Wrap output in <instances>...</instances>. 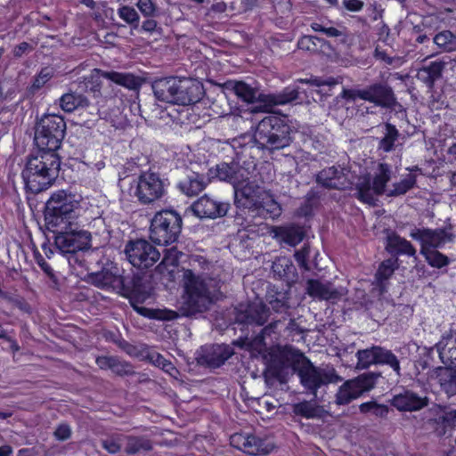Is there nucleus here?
Instances as JSON below:
<instances>
[{
    "mask_svg": "<svg viewBox=\"0 0 456 456\" xmlns=\"http://www.w3.org/2000/svg\"><path fill=\"white\" fill-rule=\"evenodd\" d=\"M435 347L441 362L456 369V330L445 333Z\"/></svg>",
    "mask_w": 456,
    "mask_h": 456,
    "instance_id": "b1692460",
    "label": "nucleus"
},
{
    "mask_svg": "<svg viewBox=\"0 0 456 456\" xmlns=\"http://www.w3.org/2000/svg\"><path fill=\"white\" fill-rule=\"evenodd\" d=\"M356 190L358 199L365 203L371 204L374 201V191L372 190V184L370 183V178L364 176L359 180L356 184Z\"/></svg>",
    "mask_w": 456,
    "mask_h": 456,
    "instance_id": "de8ad7c7",
    "label": "nucleus"
},
{
    "mask_svg": "<svg viewBox=\"0 0 456 456\" xmlns=\"http://www.w3.org/2000/svg\"><path fill=\"white\" fill-rule=\"evenodd\" d=\"M298 97V91L297 87L288 86L277 94H266L263 96V111L269 112L274 106L284 105L292 101L297 100Z\"/></svg>",
    "mask_w": 456,
    "mask_h": 456,
    "instance_id": "c85d7f7f",
    "label": "nucleus"
},
{
    "mask_svg": "<svg viewBox=\"0 0 456 456\" xmlns=\"http://www.w3.org/2000/svg\"><path fill=\"white\" fill-rule=\"evenodd\" d=\"M380 377V373L376 372H367L363 373L357 378L354 379L353 381L355 382V385L361 390V394L362 395L366 391H370L374 387L377 379Z\"/></svg>",
    "mask_w": 456,
    "mask_h": 456,
    "instance_id": "864d4df0",
    "label": "nucleus"
},
{
    "mask_svg": "<svg viewBox=\"0 0 456 456\" xmlns=\"http://www.w3.org/2000/svg\"><path fill=\"white\" fill-rule=\"evenodd\" d=\"M183 277L189 307L193 312L206 311L217 291L216 281L213 279L197 276L189 269L184 270Z\"/></svg>",
    "mask_w": 456,
    "mask_h": 456,
    "instance_id": "423d86ee",
    "label": "nucleus"
},
{
    "mask_svg": "<svg viewBox=\"0 0 456 456\" xmlns=\"http://www.w3.org/2000/svg\"><path fill=\"white\" fill-rule=\"evenodd\" d=\"M361 395V390L355 385V382L350 379L339 387L336 395V402L338 404H346Z\"/></svg>",
    "mask_w": 456,
    "mask_h": 456,
    "instance_id": "4c0bfd02",
    "label": "nucleus"
},
{
    "mask_svg": "<svg viewBox=\"0 0 456 456\" xmlns=\"http://www.w3.org/2000/svg\"><path fill=\"white\" fill-rule=\"evenodd\" d=\"M281 214V205L267 191H265L252 216L275 219Z\"/></svg>",
    "mask_w": 456,
    "mask_h": 456,
    "instance_id": "c756f323",
    "label": "nucleus"
},
{
    "mask_svg": "<svg viewBox=\"0 0 456 456\" xmlns=\"http://www.w3.org/2000/svg\"><path fill=\"white\" fill-rule=\"evenodd\" d=\"M66 122L62 116L45 114L36 124L35 142L38 150L56 152L65 136Z\"/></svg>",
    "mask_w": 456,
    "mask_h": 456,
    "instance_id": "0eeeda50",
    "label": "nucleus"
},
{
    "mask_svg": "<svg viewBox=\"0 0 456 456\" xmlns=\"http://www.w3.org/2000/svg\"><path fill=\"white\" fill-rule=\"evenodd\" d=\"M309 253H310V248L306 244H305L304 247L300 250H298L295 253V259H296L297 263L298 264V265L301 268H304L306 271L310 270V267L307 264V257L309 256Z\"/></svg>",
    "mask_w": 456,
    "mask_h": 456,
    "instance_id": "0e129e2a",
    "label": "nucleus"
},
{
    "mask_svg": "<svg viewBox=\"0 0 456 456\" xmlns=\"http://www.w3.org/2000/svg\"><path fill=\"white\" fill-rule=\"evenodd\" d=\"M265 190L255 182H250L244 176V181L234 187V202L238 208L248 209L251 216L256 209Z\"/></svg>",
    "mask_w": 456,
    "mask_h": 456,
    "instance_id": "ddd939ff",
    "label": "nucleus"
},
{
    "mask_svg": "<svg viewBox=\"0 0 456 456\" xmlns=\"http://www.w3.org/2000/svg\"><path fill=\"white\" fill-rule=\"evenodd\" d=\"M233 349L228 345H208L197 352V362L202 366L218 368L232 354Z\"/></svg>",
    "mask_w": 456,
    "mask_h": 456,
    "instance_id": "2eb2a0df",
    "label": "nucleus"
},
{
    "mask_svg": "<svg viewBox=\"0 0 456 456\" xmlns=\"http://www.w3.org/2000/svg\"><path fill=\"white\" fill-rule=\"evenodd\" d=\"M229 205L204 195L195 201L191 208L200 218H217L226 215Z\"/></svg>",
    "mask_w": 456,
    "mask_h": 456,
    "instance_id": "a211bd4d",
    "label": "nucleus"
},
{
    "mask_svg": "<svg viewBox=\"0 0 456 456\" xmlns=\"http://www.w3.org/2000/svg\"><path fill=\"white\" fill-rule=\"evenodd\" d=\"M130 292L131 304L134 309L141 315L159 320H173L176 317V314L173 311L153 310L137 305L135 302H143L150 297V290L144 287L142 288L141 285L137 284V282H134Z\"/></svg>",
    "mask_w": 456,
    "mask_h": 456,
    "instance_id": "f3484780",
    "label": "nucleus"
},
{
    "mask_svg": "<svg viewBox=\"0 0 456 456\" xmlns=\"http://www.w3.org/2000/svg\"><path fill=\"white\" fill-rule=\"evenodd\" d=\"M59 105L63 111L71 113L77 109L90 107V102L86 96L81 94L69 92L61 95L59 99Z\"/></svg>",
    "mask_w": 456,
    "mask_h": 456,
    "instance_id": "473e14b6",
    "label": "nucleus"
},
{
    "mask_svg": "<svg viewBox=\"0 0 456 456\" xmlns=\"http://www.w3.org/2000/svg\"><path fill=\"white\" fill-rule=\"evenodd\" d=\"M273 237L289 246H296L304 239V232L299 226H276L273 228Z\"/></svg>",
    "mask_w": 456,
    "mask_h": 456,
    "instance_id": "2f4dec72",
    "label": "nucleus"
},
{
    "mask_svg": "<svg viewBox=\"0 0 456 456\" xmlns=\"http://www.w3.org/2000/svg\"><path fill=\"white\" fill-rule=\"evenodd\" d=\"M293 412L306 419H314L321 415L320 408L314 403L309 401L294 404Z\"/></svg>",
    "mask_w": 456,
    "mask_h": 456,
    "instance_id": "a18cd8bd",
    "label": "nucleus"
},
{
    "mask_svg": "<svg viewBox=\"0 0 456 456\" xmlns=\"http://www.w3.org/2000/svg\"><path fill=\"white\" fill-rule=\"evenodd\" d=\"M91 283L103 289L121 291L129 289L126 279L119 273L117 266L104 268L90 275Z\"/></svg>",
    "mask_w": 456,
    "mask_h": 456,
    "instance_id": "dca6fc26",
    "label": "nucleus"
},
{
    "mask_svg": "<svg viewBox=\"0 0 456 456\" xmlns=\"http://www.w3.org/2000/svg\"><path fill=\"white\" fill-rule=\"evenodd\" d=\"M151 87L158 101L170 104H194L204 94L203 86L200 82L186 77L159 78L152 83Z\"/></svg>",
    "mask_w": 456,
    "mask_h": 456,
    "instance_id": "7ed1b4c3",
    "label": "nucleus"
},
{
    "mask_svg": "<svg viewBox=\"0 0 456 456\" xmlns=\"http://www.w3.org/2000/svg\"><path fill=\"white\" fill-rule=\"evenodd\" d=\"M366 102L374 103L377 106L389 108L395 102L392 88L384 83H374L364 88Z\"/></svg>",
    "mask_w": 456,
    "mask_h": 456,
    "instance_id": "4be33fe9",
    "label": "nucleus"
},
{
    "mask_svg": "<svg viewBox=\"0 0 456 456\" xmlns=\"http://www.w3.org/2000/svg\"><path fill=\"white\" fill-rule=\"evenodd\" d=\"M245 170L236 163H222L216 166V169L209 170L210 177H217L220 181L232 183L233 188L244 181Z\"/></svg>",
    "mask_w": 456,
    "mask_h": 456,
    "instance_id": "393cba45",
    "label": "nucleus"
},
{
    "mask_svg": "<svg viewBox=\"0 0 456 456\" xmlns=\"http://www.w3.org/2000/svg\"><path fill=\"white\" fill-rule=\"evenodd\" d=\"M60 168L61 159L57 152L38 150L28 157L21 175L27 189L37 194L53 183Z\"/></svg>",
    "mask_w": 456,
    "mask_h": 456,
    "instance_id": "f03ea898",
    "label": "nucleus"
},
{
    "mask_svg": "<svg viewBox=\"0 0 456 456\" xmlns=\"http://www.w3.org/2000/svg\"><path fill=\"white\" fill-rule=\"evenodd\" d=\"M101 77L129 90H139L143 79L129 72L99 70Z\"/></svg>",
    "mask_w": 456,
    "mask_h": 456,
    "instance_id": "bb28decb",
    "label": "nucleus"
},
{
    "mask_svg": "<svg viewBox=\"0 0 456 456\" xmlns=\"http://www.w3.org/2000/svg\"><path fill=\"white\" fill-rule=\"evenodd\" d=\"M51 229L55 233L54 245L63 255H73L91 247V233L82 229L78 223H68Z\"/></svg>",
    "mask_w": 456,
    "mask_h": 456,
    "instance_id": "6e6552de",
    "label": "nucleus"
},
{
    "mask_svg": "<svg viewBox=\"0 0 456 456\" xmlns=\"http://www.w3.org/2000/svg\"><path fill=\"white\" fill-rule=\"evenodd\" d=\"M428 403L426 396H420L410 390L395 395L391 400V404L401 411H419L427 406Z\"/></svg>",
    "mask_w": 456,
    "mask_h": 456,
    "instance_id": "5701e85b",
    "label": "nucleus"
},
{
    "mask_svg": "<svg viewBox=\"0 0 456 456\" xmlns=\"http://www.w3.org/2000/svg\"><path fill=\"white\" fill-rule=\"evenodd\" d=\"M378 364L387 365L395 372L397 379L401 378V365L398 357L389 349L380 346Z\"/></svg>",
    "mask_w": 456,
    "mask_h": 456,
    "instance_id": "ea45409f",
    "label": "nucleus"
},
{
    "mask_svg": "<svg viewBox=\"0 0 456 456\" xmlns=\"http://www.w3.org/2000/svg\"><path fill=\"white\" fill-rule=\"evenodd\" d=\"M126 441V436L123 434H111L101 440L102 446L110 453L115 454L120 452L124 443Z\"/></svg>",
    "mask_w": 456,
    "mask_h": 456,
    "instance_id": "49530a36",
    "label": "nucleus"
},
{
    "mask_svg": "<svg viewBox=\"0 0 456 456\" xmlns=\"http://www.w3.org/2000/svg\"><path fill=\"white\" fill-rule=\"evenodd\" d=\"M81 197L64 190L52 194L46 202L45 221L48 228L77 223Z\"/></svg>",
    "mask_w": 456,
    "mask_h": 456,
    "instance_id": "39448f33",
    "label": "nucleus"
},
{
    "mask_svg": "<svg viewBox=\"0 0 456 456\" xmlns=\"http://www.w3.org/2000/svg\"><path fill=\"white\" fill-rule=\"evenodd\" d=\"M276 357L281 367L292 366L301 385L314 395L321 387L341 381L332 367H315L304 354L290 346L279 348Z\"/></svg>",
    "mask_w": 456,
    "mask_h": 456,
    "instance_id": "f257e3e1",
    "label": "nucleus"
},
{
    "mask_svg": "<svg viewBox=\"0 0 456 456\" xmlns=\"http://www.w3.org/2000/svg\"><path fill=\"white\" fill-rule=\"evenodd\" d=\"M118 14L126 23L137 28L139 25L140 16L136 10L131 6L124 5L118 8Z\"/></svg>",
    "mask_w": 456,
    "mask_h": 456,
    "instance_id": "bf43d9fd",
    "label": "nucleus"
},
{
    "mask_svg": "<svg viewBox=\"0 0 456 456\" xmlns=\"http://www.w3.org/2000/svg\"><path fill=\"white\" fill-rule=\"evenodd\" d=\"M129 263L141 270L149 269L160 258V252L148 240H136L126 243L124 249Z\"/></svg>",
    "mask_w": 456,
    "mask_h": 456,
    "instance_id": "9d476101",
    "label": "nucleus"
},
{
    "mask_svg": "<svg viewBox=\"0 0 456 456\" xmlns=\"http://www.w3.org/2000/svg\"><path fill=\"white\" fill-rule=\"evenodd\" d=\"M294 266L291 261L287 257L276 258L272 265L273 274L279 279L288 277L289 273H292Z\"/></svg>",
    "mask_w": 456,
    "mask_h": 456,
    "instance_id": "5fc2aeb1",
    "label": "nucleus"
},
{
    "mask_svg": "<svg viewBox=\"0 0 456 456\" xmlns=\"http://www.w3.org/2000/svg\"><path fill=\"white\" fill-rule=\"evenodd\" d=\"M165 193V184L159 174L143 172L139 175L134 196L141 204H151L160 200Z\"/></svg>",
    "mask_w": 456,
    "mask_h": 456,
    "instance_id": "9b49d317",
    "label": "nucleus"
},
{
    "mask_svg": "<svg viewBox=\"0 0 456 456\" xmlns=\"http://www.w3.org/2000/svg\"><path fill=\"white\" fill-rule=\"evenodd\" d=\"M293 130L282 118L276 116L264 118L256 126L254 141L258 148L269 151L288 147L292 142Z\"/></svg>",
    "mask_w": 456,
    "mask_h": 456,
    "instance_id": "20e7f679",
    "label": "nucleus"
},
{
    "mask_svg": "<svg viewBox=\"0 0 456 456\" xmlns=\"http://www.w3.org/2000/svg\"><path fill=\"white\" fill-rule=\"evenodd\" d=\"M339 96L348 102H354L357 99L365 101V98H366L364 88L363 89L344 88Z\"/></svg>",
    "mask_w": 456,
    "mask_h": 456,
    "instance_id": "052dcab7",
    "label": "nucleus"
},
{
    "mask_svg": "<svg viewBox=\"0 0 456 456\" xmlns=\"http://www.w3.org/2000/svg\"><path fill=\"white\" fill-rule=\"evenodd\" d=\"M53 435L57 440L65 441L70 437L71 429L68 425L61 424L55 429Z\"/></svg>",
    "mask_w": 456,
    "mask_h": 456,
    "instance_id": "774afa93",
    "label": "nucleus"
},
{
    "mask_svg": "<svg viewBox=\"0 0 456 456\" xmlns=\"http://www.w3.org/2000/svg\"><path fill=\"white\" fill-rule=\"evenodd\" d=\"M269 316V308L262 301L249 303L245 310L236 314V322L245 324L264 325Z\"/></svg>",
    "mask_w": 456,
    "mask_h": 456,
    "instance_id": "aec40b11",
    "label": "nucleus"
},
{
    "mask_svg": "<svg viewBox=\"0 0 456 456\" xmlns=\"http://www.w3.org/2000/svg\"><path fill=\"white\" fill-rule=\"evenodd\" d=\"M136 6L145 17H152L155 15L157 7L152 0H138Z\"/></svg>",
    "mask_w": 456,
    "mask_h": 456,
    "instance_id": "680f3d73",
    "label": "nucleus"
},
{
    "mask_svg": "<svg viewBox=\"0 0 456 456\" xmlns=\"http://www.w3.org/2000/svg\"><path fill=\"white\" fill-rule=\"evenodd\" d=\"M416 184V176L408 174L403 180L393 184V189L388 191L387 195L389 197H396L405 194Z\"/></svg>",
    "mask_w": 456,
    "mask_h": 456,
    "instance_id": "8fccbe9b",
    "label": "nucleus"
},
{
    "mask_svg": "<svg viewBox=\"0 0 456 456\" xmlns=\"http://www.w3.org/2000/svg\"><path fill=\"white\" fill-rule=\"evenodd\" d=\"M445 66L446 62L443 61H431L418 69L416 77L429 88H432L435 82L442 77Z\"/></svg>",
    "mask_w": 456,
    "mask_h": 456,
    "instance_id": "cd10ccee",
    "label": "nucleus"
},
{
    "mask_svg": "<svg viewBox=\"0 0 456 456\" xmlns=\"http://www.w3.org/2000/svg\"><path fill=\"white\" fill-rule=\"evenodd\" d=\"M362 413H371L379 418H384L388 413V407L385 404H379L375 401L363 403L359 406Z\"/></svg>",
    "mask_w": 456,
    "mask_h": 456,
    "instance_id": "6e6d98bb",
    "label": "nucleus"
},
{
    "mask_svg": "<svg viewBox=\"0 0 456 456\" xmlns=\"http://www.w3.org/2000/svg\"><path fill=\"white\" fill-rule=\"evenodd\" d=\"M297 46L301 50L316 53L319 51V48L322 49L325 46L330 47V44L323 38L318 37L304 36L298 40Z\"/></svg>",
    "mask_w": 456,
    "mask_h": 456,
    "instance_id": "37998d69",
    "label": "nucleus"
},
{
    "mask_svg": "<svg viewBox=\"0 0 456 456\" xmlns=\"http://www.w3.org/2000/svg\"><path fill=\"white\" fill-rule=\"evenodd\" d=\"M450 366L438 367L434 375L443 391L449 396L456 395V370Z\"/></svg>",
    "mask_w": 456,
    "mask_h": 456,
    "instance_id": "7c9ffc66",
    "label": "nucleus"
},
{
    "mask_svg": "<svg viewBox=\"0 0 456 456\" xmlns=\"http://www.w3.org/2000/svg\"><path fill=\"white\" fill-rule=\"evenodd\" d=\"M392 167L387 163H379L373 175L372 190L376 195L386 192L387 183L391 180Z\"/></svg>",
    "mask_w": 456,
    "mask_h": 456,
    "instance_id": "f704fd0d",
    "label": "nucleus"
},
{
    "mask_svg": "<svg viewBox=\"0 0 456 456\" xmlns=\"http://www.w3.org/2000/svg\"><path fill=\"white\" fill-rule=\"evenodd\" d=\"M387 248L395 254L415 256L416 249L412 244L404 238L392 234L387 238Z\"/></svg>",
    "mask_w": 456,
    "mask_h": 456,
    "instance_id": "c9c22d12",
    "label": "nucleus"
},
{
    "mask_svg": "<svg viewBox=\"0 0 456 456\" xmlns=\"http://www.w3.org/2000/svg\"><path fill=\"white\" fill-rule=\"evenodd\" d=\"M269 304L273 310L279 314H288L289 309V297L285 293L278 292L272 296Z\"/></svg>",
    "mask_w": 456,
    "mask_h": 456,
    "instance_id": "4d7b16f0",
    "label": "nucleus"
},
{
    "mask_svg": "<svg viewBox=\"0 0 456 456\" xmlns=\"http://www.w3.org/2000/svg\"><path fill=\"white\" fill-rule=\"evenodd\" d=\"M225 88L233 92L240 99L248 103H253L258 102L260 106L257 107L263 111V96L266 94L259 93L256 89L251 87L248 84L242 81H227L225 83Z\"/></svg>",
    "mask_w": 456,
    "mask_h": 456,
    "instance_id": "a878e982",
    "label": "nucleus"
},
{
    "mask_svg": "<svg viewBox=\"0 0 456 456\" xmlns=\"http://www.w3.org/2000/svg\"><path fill=\"white\" fill-rule=\"evenodd\" d=\"M434 43L445 51L452 52L456 49V35L449 30H444L435 36Z\"/></svg>",
    "mask_w": 456,
    "mask_h": 456,
    "instance_id": "3c124183",
    "label": "nucleus"
},
{
    "mask_svg": "<svg viewBox=\"0 0 456 456\" xmlns=\"http://www.w3.org/2000/svg\"><path fill=\"white\" fill-rule=\"evenodd\" d=\"M420 254L425 257L427 263L434 268L440 269L451 263L449 257L437 249H420Z\"/></svg>",
    "mask_w": 456,
    "mask_h": 456,
    "instance_id": "79ce46f5",
    "label": "nucleus"
},
{
    "mask_svg": "<svg viewBox=\"0 0 456 456\" xmlns=\"http://www.w3.org/2000/svg\"><path fill=\"white\" fill-rule=\"evenodd\" d=\"M330 22H313L311 23V28L315 32H322L329 37H342L341 41H346V30L345 28H336L329 26Z\"/></svg>",
    "mask_w": 456,
    "mask_h": 456,
    "instance_id": "c03bdc74",
    "label": "nucleus"
},
{
    "mask_svg": "<svg viewBox=\"0 0 456 456\" xmlns=\"http://www.w3.org/2000/svg\"><path fill=\"white\" fill-rule=\"evenodd\" d=\"M183 220L175 210L158 212L151 220L150 227L151 240L159 245H169L175 242L181 233Z\"/></svg>",
    "mask_w": 456,
    "mask_h": 456,
    "instance_id": "1a4fd4ad",
    "label": "nucleus"
},
{
    "mask_svg": "<svg viewBox=\"0 0 456 456\" xmlns=\"http://www.w3.org/2000/svg\"><path fill=\"white\" fill-rule=\"evenodd\" d=\"M230 443L238 450L253 456L266 455L273 449L271 442L255 435L236 433L231 436Z\"/></svg>",
    "mask_w": 456,
    "mask_h": 456,
    "instance_id": "4468645a",
    "label": "nucleus"
},
{
    "mask_svg": "<svg viewBox=\"0 0 456 456\" xmlns=\"http://www.w3.org/2000/svg\"><path fill=\"white\" fill-rule=\"evenodd\" d=\"M163 254L162 261L159 265L161 271L163 268L177 266L179 259L183 256V252L180 251L176 246L165 249Z\"/></svg>",
    "mask_w": 456,
    "mask_h": 456,
    "instance_id": "603ef678",
    "label": "nucleus"
},
{
    "mask_svg": "<svg viewBox=\"0 0 456 456\" xmlns=\"http://www.w3.org/2000/svg\"><path fill=\"white\" fill-rule=\"evenodd\" d=\"M399 134V131L394 125L387 123L384 136L379 141V148L386 152L391 151L394 150L395 142L397 141Z\"/></svg>",
    "mask_w": 456,
    "mask_h": 456,
    "instance_id": "a19ab883",
    "label": "nucleus"
},
{
    "mask_svg": "<svg viewBox=\"0 0 456 456\" xmlns=\"http://www.w3.org/2000/svg\"><path fill=\"white\" fill-rule=\"evenodd\" d=\"M343 170L336 167H330L322 169L316 177L318 183L329 189H340L343 183L340 179L343 177Z\"/></svg>",
    "mask_w": 456,
    "mask_h": 456,
    "instance_id": "72a5a7b5",
    "label": "nucleus"
},
{
    "mask_svg": "<svg viewBox=\"0 0 456 456\" xmlns=\"http://www.w3.org/2000/svg\"><path fill=\"white\" fill-rule=\"evenodd\" d=\"M410 237L419 242L420 249H437L454 241L455 235L451 228H414Z\"/></svg>",
    "mask_w": 456,
    "mask_h": 456,
    "instance_id": "f8f14e48",
    "label": "nucleus"
},
{
    "mask_svg": "<svg viewBox=\"0 0 456 456\" xmlns=\"http://www.w3.org/2000/svg\"><path fill=\"white\" fill-rule=\"evenodd\" d=\"M379 348V346H373L366 349L358 350L356 353L357 367L366 369L371 364H378Z\"/></svg>",
    "mask_w": 456,
    "mask_h": 456,
    "instance_id": "58836bf2",
    "label": "nucleus"
},
{
    "mask_svg": "<svg viewBox=\"0 0 456 456\" xmlns=\"http://www.w3.org/2000/svg\"><path fill=\"white\" fill-rule=\"evenodd\" d=\"M208 183V180L202 174L185 169L177 183V188L187 197H194L206 188Z\"/></svg>",
    "mask_w": 456,
    "mask_h": 456,
    "instance_id": "412c9836",
    "label": "nucleus"
},
{
    "mask_svg": "<svg viewBox=\"0 0 456 456\" xmlns=\"http://www.w3.org/2000/svg\"><path fill=\"white\" fill-rule=\"evenodd\" d=\"M34 256H35L37 264L41 267V269L44 271V273L50 279H54L55 275H54L53 270L48 265V263L45 261V257L39 252H35Z\"/></svg>",
    "mask_w": 456,
    "mask_h": 456,
    "instance_id": "338daca9",
    "label": "nucleus"
},
{
    "mask_svg": "<svg viewBox=\"0 0 456 456\" xmlns=\"http://www.w3.org/2000/svg\"><path fill=\"white\" fill-rule=\"evenodd\" d=\"M152 358L155 364L160 367L166 372L171 375H173L174 372H177L175 367L161 354H157L156 355L152 356Z\"/></svg>",
    "mask_w": 456,
    "mask_h": 456,
    "instance_id": "69168bd1",
    "label": "nucleus"
},
{
    "mask_svg": "<svg viewBox=\"0 0 456 456\" xmlns=\"http://www.w3.org/2000/svg\"><path fill=\"white\" fill-rule=\"evenodd\" d=\"M124 445L127 454H136L152 449L151 440L144 436H126Z\"/></svg>",
    "mask_w": 456,
    "mask_h": 456,
    "instance_id": "e433bc0d",
    "label": "nucleus"
},
{
    "mask_svg": "<svg viewBox=\"0 0 456 456\" xmlns=\"http://www.w3.org/2000/svg\"><path fill=\"white\" fill-rule=\"evenodd\" d=\"M305 291L308 296L318 300H338L344 295L343 289H337L330 281L309 279L306 281Z\"/></svg>",
    "mask_w": 456,
    "mask_h": 456,
    "instance_id": "6ab92c4d",
    "label": "nucleus"
},
{
    "mask_svg": "<svg viewBox=\"0 0 456 456\" xmlns=\"http://www.w3.org/2000/svg\"><path fill=\"white\" fill-rule=\"evenodd\" d=\"M110 370L118 375H125L130 372L131 366L127 362H122L118 357L113 356Z\"/></svg>",
    "mask_w": 456,
    "mask_h": 456,
    "instance_id": "e2e57ef3",
    "label": "nucleus"
},
{
    "mask_svg": "<svg viewBox=\"0 0 456 456\" xmlns=\"http://www.w3.org/2000/svg\"><path fill=\"white\" fill-rule=\"evenodd\" d=\"M54 70L51 67L43 68L40 72L36 76L31 86L30 91L34 94L41 89L53 76Z\"/></svg>",
    "mask_w": 456,
    "mask_h": 456,
    "instance_id": "13d9d810",
    "label": "nucleus"
},
{
    "mask_svg": "<svg viewBox=\"0 0 456 456\" xmlns=\"http://www.w3.org/2000/svg\"><path fill=\"white\" fill-rule=\"evenodd\" d=\"M398 268V261L396 258H388L384 260L379 266L375 274L376 280L379 284L389 279L394 272Z\"/></svg>",
    "mask_w": 456,
    "mask_h": 456,
    "instance_id": "09e8293b",
    "label": "nucleus"
}]
</instances>
